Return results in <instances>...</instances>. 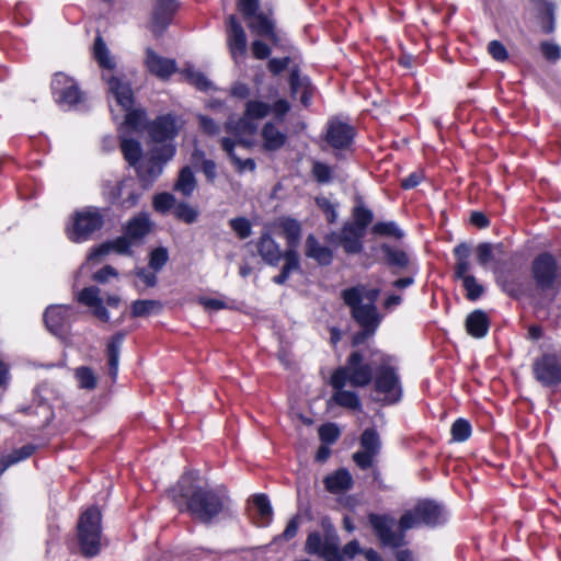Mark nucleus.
Returning a JSON list of instances; mask_svg holds the SVG:
<instances>
[{
	"mask_svg": "<svg viewBox=\"0 0 561 561\" xmlns=\"http://www.w3.org/2000/svg\"><path fill=\"white\" fill-rule=\"evenodd\" d=\"M367 360L360 350L352 351L345 365L334 369L330 378V385L334 389L332 400L340 407L358 411L362 402L354 391L344 390L348 382L354 388H365L373 383L374 391L383 394L385 404H396L402 398L401 379L398 368L393 364V357L378 350L370 352Z\"/></svg>",
	"mask_w": 561,
	"mask_h": 561,
	"instance_id": "nucleus-1",
	"label": "nucleus"
},
{
	"mask_svg": "<svg viewBox=\"0 0 561 561\" xmlns=\"http://www.w3.org/2000/svg\"><path fill=\"white\" fill-rule=\"evenodd\" d=\"M168 496L180 513L204 525L228 515L232 503L227 486L209 485L195 469L185 470L176 483L168 489Z\"/></svg>",
	"mask_w": 561,
	"mask_h": 561,
	"instance_id": "nucleus-2",
	"label": "nucleus"
},
{
	"mask_svg": "<svg viewBox=\"0 0 561 561\" xmlns=\"http://www.w3.org/2000/svg\"><path fill=\"white\" fill-rule=\"evenodd\" d=\"M527 298L533 310L549 309L561 290V255L551 251L537 253L529 263Z\"/></svg>",
	"mask_w": 561,
	"mask_h": 561,
	"instance_id": "nucleus-3",
	"label": "nucleus"
},
{
	"mask_svg": "<svg viewBox=\"0 0 561 561\" xmlns=\"http://www.w3.org/2000/svg\"><path fill=\"white\" fill-rule=\"evenodd\" d=\"M102 520L99 505L84 508L77 519L75 535L68 542L69 550L84 559L98 557L106 546Z\"/></svg>",
	"mask_w": 561,
	"mask_h": 561,
	"instance_id": "nucleus-4",
	"label": "nucleus"
},
{
	"mask_svg": "<svg viewBox=\"0 0 561 561\" xmlns=\"http://www.w3.org/2000/svg\"><path fill=\"white\" fill-rule=\"evenodd\" d=\"M448 520L446 507L433 499H420L412 510L404 512L399 518V528L402 531L417 527L436 528Z\"/></svg>",
	"mask_w": 561,
	"mask_h": 561,
	"instance_id": "nucleus-5",
	"label": "nucleus"
},
{
	"mask_svg": "<svg viewBox=\"0 0 561 561\" xmlns=\"http://www.w3.org/2000/svg\"><path fill=\"white\" fill-rule=\"evenodd\" d=\"M280 228L287 242L285 250V263L280 272L275 275L272 280L276 285H284L293 272L300 271V257L297 252L301 236V226L297 219L285 218L280 221Z\"/></svg>",
	"mask_w": 561,
	"mask_h": 561,
	"instance_id": "nucleus-6",
	"label": "nucleus"
},
{
	"mask_svg": "<svg viewBox=\"0 0 561 561\" xmlns=\"http://www.w3.org/2000/svg\"><path fill=\"white\" fill-rule=\"evenodd\" d=\"M531 375L540 387L556 391L561 386V347L536 356L531 364Z\"/></svg>",
	"mask_w": 561,
	"mask_h": 561,
	"instance_id": "nucleus-7",
	"label": "nucleus"
},
{
	"mask_svg": "<svg viewBox=\"0 0 561 561\" xmlns=\"http://www.w3.org/2000/svg\"><path fill=\"white\" fill-rule=\"evenodd\" d=\"M104 221V214L98 207L88 206L76 210L66 228L67 237L75 243L85 242L103 228Z\"/></svg>",
	"mask_w": 561,
	"mask_h": 561,
	"instance_id": "nucleus-8",
	"label": "nucleus"
},
{
	"mask_svg": "<svg viewBox=\"0 0 561 561\" xmlns=\"http://www.w3.org/2000/svg\"><path fill=\"white\" fill-rule=\"evenodd\" d=\"M453 254L456 260L454 265V278L456 280H461L467 300H479L483 296L485 288L482 284L478 283L473 275L468 274L470 270V245L466 242H461L453 249Z\"/></svg>",
	"mask_w": 561,
	"mask_h": 561,
	"instance_id": "nucleus-9",
	"label": "nucleus"
},
{
	"mask_svg": "<svg viewBox=\"0 0 561 561\" xmlns=\"http://www.w3.org/2000/svg\"><path fill=\"white\" fill-rule=\"evenodd\" d=\"M141 194L137 182L131 176H125L115 183L108 180L102 183V195L104 199L110 205L116 206L123 210L136 207Z\"/></svg>",
	"mask_w": 561,
	"mask_h": 561,
	"instance_id": "nucleus-10",
	"label": "nucleus"
},
{
	"mask_svg": "<svg viewBox=\"0 0 561 561\" xmlns=\"http://www.w3.org/2000/svg\"><path fill=\"white\" fill-rule=\"evenodd\" d=\"M363 285L348 287L342 290V299L351 309L353 320L359 327L378 329L382 317L379 314L376 305L363 304Z\"/></svg>",
	"mask_w": 561,
	"mask_h": 561,
	"instance_id": "nucleus-11",
	"label": "nucleus"
},
{
	"mask_svg": "<svg viewBox=\"0 0 561 561\" xmlns=\"http://www.w3.org/2000/svg\"><path fill=\"white\" fill-rule=\"evenodd\" d=\"M356 135V127L347 119L333 116L327 123L323 139L334 150V157L342 159L343 151H352Z\"/></svg>",
	"mask_w": 561,
	"mask_h": 561,
	"instance_id": "nucleus-12",
	"label": "nucleus"
},
{
	"mask_svg": "<svg viewBox=\"0 0 561 561\" xmlns=\"http://www.w3.org/2000/svg\"><path fill=\"white\" fill-rule=\"evenodd\" d=\"M321 526L325 535L324 540H322L319 531L309 533L305 543V551L308 554L321 556L328 561H336L340 559V552L335 528L329 517L322 518Z\"/></svg>",
	"mask_w": 561,
	"mask_h": 561,
	"instance_id": "nucleus-13",
	"label": "nucleus"
},
{
	"mask_svg": "<svg viewBox=\"0 0 561 561\" xmlns=\"http://www.w3.org/2000/svg\"><path fill=\"white\" fill-rule=\"evenodd\" d=\"M383 254L385 263L390 268H398V271H407L410 275L397 278L392 282V287L399 290L408 288L415 283V275L417 274V265L411 261L410 255L402 249L390 245L389 243H381L379 247Z\"/></svg>",
	"mask_w": 561,
	"mask_h": 561,
	"instance_id": "nucleus-14",
	"label": "nucleus"
},
{
	"mask_svg": "<svg viewBox=\"0 0 561 561\" xmlns=\"http://www.w3.org/2000/svg\"><path fill=\"white\" fill-rule=\"evenodd\" d=\"M50 92L53 100L59 106L73 107L85 100V94L80 89L76 79L62 71H57L53 75Z\"/></svg>",
	"mask_w": 561,
	"mask_h": 561,
	"instance_id": "nucleus-15",
	"label": "nucleus"
},
{
	"mask_svg": "<svg viewBox=\"0 0 561 561\" xmlns=\"http://www.w3.org/2000/svg\"><path fill=\"white\" fill-rule=\"evenodd\" d=\"M182 128L180 117L172 113L157 115L146 124V131L150 140L154 144H173Z\"/></svg>",
	"mask_w": 561,
	"mask_h": 561,
	"instance_id": "nucleus-16",
	"label": "nucleus"
},
{
	"mask_svg": "<svg viewBox=\"0 0 561 561\" xmlns=\"http://www.w3.org/2000/svg\"><path fill=\"white\" fill-rule=\"evenodd\" d=\"M368 520L380 543L385 547L400 548L404 543V531L392 530L393 519L385 514L370 513Z\"/></svg>",
	"mask_w": 561,
	"mask_h": 561,
	"instance_id": "nucleus-17",
	"label": "nucleus"
},
{
	"mask_svg": "<svg viewBox=\"0 0 561 561\" xmlns=\"http://www.w3.org/2000/svg\"><path fill=\"white\" fill-rule=\"evenodd\" d=\"M176 153L174 144L162 145L152 150L151 156L147 160L146 168L141 165L136 168V172L141 181L156 180L163 170V164L170 161Z\"/></svg>",
	"mask_w": 561,
	"mask_h": 561,
	"instance_id": "nucleus-18",
	"label": "nucleus"
},
{
	"mask_svg": "<svg viewBox=\"0 0 561 561\" xmlns=\"http://www.w3.org/2000/svg\"><path fill=\"white\" fill-rule=\"evenodd\" d=\"M496 285L512 299L527 297V288L524 286L520 275L513 266L501 264L493 270Z\"/></svg>",
	"mask_w": 561,
	"mask_h": 561,
	"instance_id": "nucleus-19",
	"label": "nucleus"
},
{
	"mask_svg": "<svg viewBox=\"0 0 561 561\" xmlns=\"http://www.w3.org/2000/svg\"><path fill=\"white\" fill-rule=\"evenodd\" d=\"M247 34L234 14L229 15L227 20V46L234 62L239 61L247 54Z\"/></svg>",
	"mask_w": 561,
	"mask_h": 561,
	"instance_id": "nucleus-20",
	"label": "nucleus"
},
{
	"mask_svg": "<svg viewBox=\"0 0 561 561\" xmlns=\"http://www.w3.org/2000/svg\"><path fill=\"white\" fill-rule=\"evenodd\" d=\"M352 221L345 222L346 230L363 241L367 227L374 220V213L365 206L360 195L355 196V205L352 208Z\"/></svg>",
	"mask_w": 561,
	"mask_h": 561,
	"instance_id": "nucleus-21",
	"label": "nucleus"
},
{
	"mask_svg": "<svg viewBox=\"0 0 561 561\" xmlns=\"http://www.w3.org/2000/svg\"><path fill=\"white\" fill-rule=\"evenodd\" d=\"M254 247L257 255L270 266H277L283 259L285 260V251L280 250L279 244L267 231L261 233Z\"/></svg>",
	"mask_w": 561,
	"mask_h": 561,
	"instance_id": "nucleus-22",
	"label": "nucleus"
},
{
	"mask_svg": "<svg viewBox=\"0 0 561 561\" xmlns=\"http://www.w3.org/2000/svg\"><path fill=\"white\" fill-rule=\"evenodd\" d=\"M324 241L327 244L334 248L342 247L344 253L347 255H356L364 250V242L346 230L345 222L340 231H331L325 234Z\"/></svg>",
	"mask_w": 561,
	"mask_h": 561,
	"instance_id": "nucleus-23",
	"label": "nucleus"
},
{
	"mask_svg": "<svg viewBox=\"0 0 561 561\" xmlns=\"http://www.w3.org/2000/svg\"><path fill=\"white\" fill-rule=\"evenodd\" d=\"M131 244L133 241L126 234L119 236L111 241L93 247L88 254V261H98L111 251L121 255H133Z\"/></svg>",
	"mask_w": 561,
	"mask_h": 561,
	"instance_id": "nucleus-24",
	"label": "nucleus"
},
{
	"mask_svg": "<svg viewBox=\"0 0 561 561\" xmlns=\"http://www.w3.org/2000/svg\"><path fill=\"white\" fill-rule=\"evenodd\" d=\"M108 92L114 96L116 103L122 108L133 107L135 104V96L129 81H126L117 76H103Z\"/></svg>",
	"mask_w": 561,
	"mask_h": 561,
	"instance_id": "nucleus-25",
	"label": "nucleus"
},
{
	"mask_svg": "<svg viewBox=\"0 0 561 561\" xmlns=\"http://www.w3.org/2000/svg\"><path fill=\"white\" fill-rule=\"evenodd\" d=\"M145 65L151 75L162 80L169 79L178 69L174 59L162 57L152 48L146 49Z\"/></svg>",
	"mask_w": 561,
	"mask_h": 561,
	"instance_id": "nucleus-26",
	"label": "nucleus"
},
{
	"mask_svg": "<svg viewBox=\"0 0 561 561\" xmlns=\"http://www.w3.org/2000/svg\"><path fill=\"white\" fill-rule=\"evenodd\" d=\"M179 9L180 0H154L151 21L159 28V33L168 28Z\"/></svg>",
	"mask_w": 561,
	"mask_h": 561,
	"instance_id": "nucleus-27",
	"label": "nucleus"
},
{
	"mask_svg": "<svg viewBox=\"0 0 561 561\" xmlns=\"http://www.w3.org/2000/svg\"><path fill=\"white\" fill-rule=\"evenodd\" d=\"M289 88L291 94H297L300 90V103L308 107L311 104L313 98L314 88L311 84L310 78L300 76V69L296 65L291 68L289 73Z\"/></svg>",
	"mask_w": 561,
	"mask_h": 561,
	"instance_id": "nucleus-28",
	"label": "nucleus"
},
{
	"mask_svg": "<svg viewBox=\"0 0 561 561\" xmlns=\"http://www.w3.org/2000/svg\"><path fill=\"white\" fill-rule=\"evenodd\" d=\"M491 325V320L484 310L476 309L468 313L465 320L467 333L474 339L486 336Z\"/></svg>",
	"mask_w": 561,
	"mask_h": 561,
	"instance_id": "nucleus-29",
	"label": "nucleus"
},
{
	"mask_svg": "<svg viewBox=\"0 0 561 561\" xmlns=\"http://www.w3.org/2000/svg\"><path fill=\"white\" fill-rule=\"evenodd\" d=\"M262 147L266 152H275L287 142V135L280 131L272 122H266L261 128Z\"/></svg>",
	"mask_w": 561,
	"mask_h": 561,
	"instance_id": "nucleus-30",
	"label": "nucleus"
},
{
	"mask_svg": "<svg viewBox=\"0 0 561 561\" xmlns=\"http://www.w3.org/2000/svg\"><path fill=\"white\" fill-rule=\"evenodd\" d=\"M305 254L322 266L332 264L334 259L333 251L322 245L313 234H309L306 239Z\"/></svg>",
	"mask_w": 561,
	"mask_h": 561,
	"instance_id": "nucleus-31",
	"label": "nucleus"
},
{
	"mask_svg": "<svg viewBox=\"0 0 561 561\" xmlns=\"http://www.w3.org/2000/svg\"><path fill=\"white\" fill-rule=\"evenodd\" d=\"M126 337L125 331L115 332L107 341L106 356L108 364V373L112 378H116L119 364L121 347Z\"/></svg>",
	"mask_w": 561,
	"mask_h": 561,
	"instance_id": "nucleus-32",
	"label": "nucleus"
},
{
	"mask_svg": "<svg viewBox=\"0 0 561 561\" xmlns=\"http://www.w3.org/2000/svg\"><path fill=\"white\" fill-rule=\"evenodd\" d=\"M151 230V222L146 215H138L127 221L124 233L131 240L137 241L145 238Z\"/></svg>",
	"mask_w": 561,
	"mask_h": 561,
	"instance_id": "nucleus-33",
	"label": "nucleus"
},
{
	"mask_svg": "<svg viewBox=\"0 0 561 561\" xmlns=\"http://www.w3.org/2000/svg\"><path fill=\"white\" fill-rule=\"evenodd\" d=\"M325 489L331 493L347 491L353 485L351 473L346 469H337L323 480Z\"/></svg>",
	"mask_w": 561,
	"mask_h": 561,
	"instance_id": "nucleus-34",
	"label": "nucleus"
},
{
	"mask_svg": "<svg viewBox=\"0 0 561 561\" xmlns=\"http://www.w3.org/2000/svg\"><path fill=\"white\" fill-rule=\"evenodd\" d=\"M67 306H49L44 312V322L47 329L53 333L62 331L66 323Z\"/></svg>",
	"mask_w": 561,
	"mask_h": 561,
	"instance_id": "nucleus-35",
	"label": "nucleus"
},
{
	"mask_svg": "<svg viewBox=\"0 0 561 561\" xmlns=\"http://www.w3.org/2000/svg\"><path fill=\"white\" fill-rule=\"evenodd\" d=\"M92 55L101 68L107 70H113L115 68L116 64L110 56V50L100 33H98L94 38Z\"/></svg>",
	"mask_w": 561,
	"mask_h": 561,
	"instance_id": "nucleus-36",
	"label": "nucleus"
},
{
	"mask_svg": "<svg viewBox=\"0 0 561 561\" xmlns=\"http://www.w3.org/2000/svg\"><path fill=\"white\" fill-rule=\"evenodd\" d=\"M121 151L127 163L137 168L142 157L141 144L135 138H123L121 140Z\"/></svg>",
	"mask_w": 561,
	"mask_h": 561,
	"instance_id": "nucleus-37",
	"label": "nucleus"
},
{
	"mask_svg": "<svg viewBox=\"0 0 561 561\" xmlns=\"http://www.w3.org/2000/svg\"><path fill=\"white\" fill-rule=\"evenodd\" d=\"M162 309V304L153 299H137L131 302L130 317L141 318L148 317L151 313L159 312Z\"/></svg>",
	"mask_w": 561,
	"mask_h": 561,
	"instance_id": "nucleus-38",
	"label": "nucleus"
},
{
	"mask_svg": "<svg viewBox=\"0 0 561 561\" xmlns=\"http://www.w3.org/2000/svg\"><path fill=\"white\" fill-rule=\"evenodd\" d=\"M226 130L238 136H253L257 131V124L243 113L236 122L226 124Z\"/></svg>",
	"mask_w": 561,
	"mask_h": 561,
	"instance_id": "nucleus-39",
	"label": "nucleus"
},
{
	"mask_svg": "<svg viewBox=\"0 0 561 561\" xmlns=\"http://www.w3.org/2000/svg\"><path fill=\"white\" fill-rule=\"evenodd\" d=\"M248 27L256 35L268 37L276 28L274 21H272L265 13L261 12L251 19Z\"/></svg>",
	"mask_w": 561,
	"mask_h": 561,
	"instance_id": "nucleus-40",
	"label": "nucleus"
},
{
	"mask_svg": "<svg viewBox=\"0 0 561 561\" xmlns=\"http://www.w3.org/2000/svg\"><path fill=\"white\" fill-rule=\"evenodd\" d=\"M196 187V179L190 167L181 169L174 188L183 196H191Z\"/></svg>",
	"mask_w": 561,
	"mask_h": 561,
	"instance_id": "nucleus-41",
	"label": "nucleus"
},
{
	"mask_svg": "<svg viewBox=\"0 0 561 561\" xmlns=\"http://www.w3.org/2000/svg\"><path fill=\"white\" fill-rule=\"evenodd\" d=\"M370 233L378 237L393 238L396 240H401L404 237V232L394 221H377L371 226Z\"/></svg>",
	"mask_w": 561,
	"mask_h": 561,
	"instance_id": "nucleus-42",
	"label": "nucleus"
},
{
	"mask_svg": "<svg viewBox=\"0 0 561 561\" xmlns=\"http://www.w3.org/2000/svg\"><path fill=\"white\" fill-rule=\"evenodd\" d=\"M359 445L360 449L378 455L381 447V443L377 430L375 427L365 428L360 434Z\"/></svg>",
	"mask_w": 561,
	"mask_h": 561,
	"instance_id": "nucleus-43",
	"label": "nucleus"
},
{
	"mask_svg": "<svg viewBox=\"0 0 561 561\" xmlns=\"http://www.w3.org/2000/svg\"><path fill=\"white\" fill-rule=\"evenodd\" d=\"M316 206L323 214L325 221L329 225H333L336 222L339 214H337V203H333L327 196L320 195L314 198Z\"/></svg>",
	"mask_w": 561,
	"mask_h": 561,
	"instance_id": "nucleus-44",
	"label": "nucleus"
},
{
	"mask_svg": "<svg viewBox=\"0 0 561 561\" xmlns=\"http://www.w3.org/2000/svg\"><path fill=\"white\" fill-rule=\"evenodd\" d=\"M123 110L126 112L124 124L127 127H129L134 130H139L141 128L146 129L147 113L144 108H134V106H133V107L123 108Z\"/></svg>",
	"mask_w": 561,
	"mask_h": 561,
	"instance_id": "nucleus-45",
	"label": "nucleus"
},
{
	"mask_svg": "<svg viewBox=\"0 0 561 561\" xmlns=\"http://www.w3.org/2000/svg\"><path fill=\"white\" fill-rule=\"evenodd\" d=\"M243 113L254 121L263 119L271 113V105L260 100H249Z\"/></svg>",
	"mask_w": 561,
	"mask_h": 561,
	"instance_id": "nucleus-46",
	"label": "nucleus"
},
{
	"mask_svg": "<svg viewBox=\"0 0 561 561\" xmlns=\"http://www.w3.org/2000/svg\"><path fill=\"white\" fill-rule=\"evenodd\" d=\"M450 434L453 440L463 443L470 438L472 426L468 420L459 417L451 424Z\"/></svg>",
	"mask_w": 561,
	"mask_h": 561,
	"instance_id": "nucleus-47",
	"label": "nucleus"
},
{
	"mask_svg": "<svg viewBox=\"0 0 561 561\" xmlns=\"http://www.w3.org/2000/svg\"><path fill=\"white\" fill-rule=\"evenodd\" d=\"M75 376L81 389L93 390L98 385L93 369L88 366L78 367Z\"/></svg>",
	"mask_w": 561,
	"mask_h": 561,
	"instance_id": "nucleus-48",
	"label": "nucleus"
},
{
	"mask_svg": "<svg viewBox=\"0 0 561 561\" xmlns=\"http://www.w3.org/2000/svg\"><path fill=\"white\" fill-rule=\"evenodd\" d=\"M253 505L256 507L257 513L261 519L270 524L273 517V507L271 505L270 499L265 493H259L253 496Z\"/></svg>",
	"mask_w": 561,
	"mask_h": 561,
	"instance_id": "nucleus-49",
	"label": "nucleus"
},
{
	"mask_svg": "<svg viewBox=\"0 0 561 561\" xmlns=\"http://www.w3.org/2000/svg\"><path fill=\"white\" fill-rule=\"evenodd\" d=\"M173 215L178 220L190 225L197 220L199 214L198 210L190 204L180 202L175 205Z\"/></svg>",
	"mask_w": 561,
	"mask_h": 561,
	"instance_id": "nucleus-50",
	"label": "nucleus"
},
{
	"mask_svg": "<svg viewBox=\"0 0 561 561\" xmlns=\"http://www.w3.org/2000/svg\"><path fill=\"white\" fill-rule=\"evenodd\" d=\"M176 205L174 195L168 192L158 193L152 198L153 209L158 213L165 214Z\"/></svg>",
	"mask_w": 561,
	"mask_h": 561,
	"instance_id": "nucleus-51",
	"label": "nucleus"
},
{
	"mask_svg": "<svg viewBox=\"0 0 561 561\" xmlns=\"http://www.w3.org/2000/svg\"><path fill=\"white\" fill-rule=\"evenodd\" d=\"M230 228L236 232L240 240L249 238L252 233V224L245 217H236L229 220Z\"/></svg>",
	"mask_w": 561,
	"mask_h": 561,
	"instance_id": "nucleus-52",
	"label": "nucleus"
},
{
	"mask_svg": "<svg viewBox=\"0 0 561 561\" xmlns=\"http://www.w3.org/2000/svg\"><path fill=\"white\" fill-rule=\"evenodd\" d=\"M101 300L100 288L96 286L84 287L77 295V301L90 308L100 304Z\"/></svg>",
	"mask_w": 561,
	"mask_h": 561,
	"instance_id": "nucleus-53",
	"label": "nucleus"
},
{
	"mask_svg": "<svg viewBox=\"0 0 561 561\" xmlns=\"http://www.w3.org/2000/svg\"><path fill=\"white\" fill-rule=\"evenodd\" d=\"M169 261V252L164 247H158L149 253V267L159 272Z\"/></svg>",
	"mask_w": 561,
	"mask_h": 561,
	"instance_id": "nucleus-54",
	"label": "nucleus"
},
{
	"mask_svg": "<svg viewBox=\"0 0 561 561\" xmlns=\"http://www.w3.org/2000/svg\"><path fill=\"white\" fill-rule=\"evenodd\" d=\"M319 438L322 444L331 445L334 444L340 435V428L335 423H325L319 427Z\"/></svg>",
	"mask_w": 561,
	"mask_h": 561,
	"instance_id": "nucleus-55",
	"label": "nucleus"
},
{
	"mask_svg": "<svg viewBox=\"0 0 561 561\" xmlns=\"http://www.w3.org/2000/svg\"><path fill=\"white\" fill-rule=\"evenodd\" d=\"M36 448L37 447L34 444H26L20 448L13 449L10 454L5 455V457L9 459V463L13 466L32 457L36 451Z\"/></svg>",
	"mask_w": 561,
	"mask_h": 561,
	"instance_id": "nucleus-56",
	"label": "nucleus"
},
{
	"mask_svg": "<svg viewBox=\"0 0 561 561\" xmlns=\"http://www.w3.org/2000/svg\"><path fill=\"white\" fill-rule=\"evenodd\" d=\"M36 448L37 447L34 444H26L20 448L13 449L10 454L5 455V457L9 459V463L13 466L32 457L36 451Z\"/></svg>",
	"mask_w": 561,
	"mask_h": 561,
	"instance_id": "nucleus-57",
	"label": "nucleus"
},
{
	"mask_svg": "<svg viewBox=\"0 0 561 561\" xmlns=\"http://www.w3.org/2000/svg\"><path fill=\"white\" fill-rule=\"evenodd\" d=\"M312 178L319 183H329L332 180V169L327 163L313 161L311 168Z\"/></svg>",
	"mask_w": 561,
	"mask_h": 561,
	"instance_id": "nucleus-58",
	"label": "nucleus"
},
{
	"mask_svg": "<svg viewBox=\"0 0 561 561\" xmlns=\"http://www.w3.org/2000/svg\"><path fill=\"white\" fill-rule=\"evenodd\" d=\"M186 79H187L188 83H191L192 85H194L197 90H199L202 92H207L211 87L210 81L201 71L188 70L186 72Z\"/></svg>",
	"mask_w": 561,
	"mask_h": 561,
	"instance_id": "nucleus-59",
	"label": "nucleus"
},
{
	"mask_svg": "<svg viewBox=\"0 0 561 561\" xmlns=\"http://www.w3.org/2000/svg\"><path fill=\"white\" fill-rule=\"evenodd\" d=\"M494 247L489 242H481L476 249L477 262L481 266H486L494 259Z\"/></svg>",
	"mask_w": 561,
	"mask_h": 561,
	"instance_id": "nucleus-60",
	"label": "nucleus"
},
{
	"mask_svg": "<svg viewBox=\"0 0 561 561\" xmlns=\"http://www.w3.org/2000/svg\"><path fill=\"white\" fill-rule=\"evenodd\" d=\"M237 8L244 20H250L260 13V0H238Z\"/></svg>",
	"mask_w": 561,
	"mask_h": 561,
	"instance_id": "nucleus-61",
	"label": "nucleus"
},
{
	"mask_svg": "<svg viewBox=\"0 0 561 561\" xmlns=\"http://www.w3.org/2000/svg\"><path fill=\"white\" fill-rule=\"evenodd\" d=\"M376 456L377 455L374 453L360 449V450H357L356 453H354L352 458H353V461L355 462V465L360 470H367L373 467Z\"/></svg>",
	"mask_w": 561,
	"mask_h": 561,
	"instance_id": "nucleus-62",
	"label": "nucleus"
},
{
	"mask_svg": "<svg viewBox=\"0 0 561 561\" xmlns=\"http://www.w3.org/2000/svg\"><path fill=\"white\" fill-rule=\"evenodd\" d=\"M488 53L496 61H505L508 59L506 47L497 39H493L488 44Z\"/></svg>",
	"mask_w": 561,
	"mask_h": 561,
	"instance_id": "nucleus-63",
	"label": "nucleus"
},
{
	"mask_svg": "<svg viewBox=\"0 0 561 561\" xmlns=\"http://www.w3.org/2000/svg\"><path fill=\"white\" fill-rule=\"evenodd\" d=\"M290 62L291 58L289 56H285L283 58H271L267 61V70L272 76H279L289 67Z\"/></svg>",
	"mask_w": 561,
	"mask_h": 561,
	"instance_id": "nucleus-64",
	"label": "nucleus"
}]
</instances>
